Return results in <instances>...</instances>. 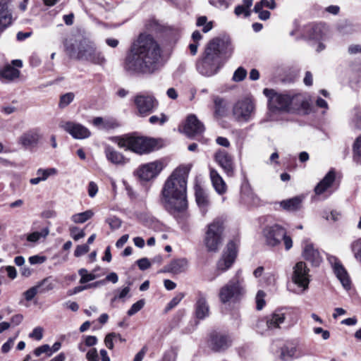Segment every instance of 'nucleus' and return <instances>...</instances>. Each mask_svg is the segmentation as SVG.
Instances as JSON below:
<instances>
[{
  "label": "nucleus",
  "mask_w": 361,
  "mask_h": 361,
  "mask_svg": "<svg viewBox=\"0 0 361 361\" xmlns=\"http://www.w3.org/2000/svg\"><path fill=\"white\" fill-rule=\"evenodd\" d=\"M161 50L149 35L141 34L127 55L124 68L130 73H152L160 67Z\"/></svg>",
  "instance_id": "nucleus-1"
},
{
  "label": "nucleus",
  "mask_w": 361,
  "mask_h": 361,
  "mask_svg": "<svg viewBox=\"0 0 361 361\" xmlns=\"http://www.w3.org/2000/svg\"><path fill=\"white\" fill-rule=\"evenodd\" d=\"M233 47L229 39L215 37L205 46L202 57L197 62V70L202 75L216 74L231 56Z\"/></svg>",
  "instance_id": "nucleus-2"
},
{
  "label": "nucleus",
  "mask_w": 361,
  "mask_h": 361,
  "mask_svg": "<svg viewBox=\"0 0 361 361\" xmlns=\"http://www.w3.org/2000/svg\"><path fill=\"white\" fill-rule=\"evenodd\" d=\"M161 202L164 207L175 215L186 209V175L176 169L169 177L161 190Z\"/></svg>",
  "instance_id": "nucleus-3"
},
{
  "label": "nucleus",
  "mask_w": 361,
  "mask_h": 361,
  "mask_svg": "<svg viewBox=\"0 0 361 361\" xmlns=\"http://www.w3.org/2000/svg\"><path fill=\"white\" fill-rule=\"evenodd\" d=\"M66 51L71 57L79 60L91 62L96 65H103L106 59L102 53L97 49L95 44L87 38H83L77 44L76 50L74 47H66Z\"/></svg>",
  "instance_id": "nucleus-4"
},
{
  "label": "nucleus",
  "mask_w": 361,
  "mask_h": 361,
  "mask_svg": "<svg viewBox=\"0 0 361 361\" xmlns=\"http://www.w3.org/2000/svg\"><path fill=\"white\" fill-rule=\"evenodd\" d=\"M245 293L244 279L241 276V271L239 270L233 278L220 288L219 297L224 304L235 303L240 300Z\"/></svg>",
  "instance_id": "nucleus-5"
},
{
  "label": "nucleus",
  "mask_w": 361,
  "mask_h": 361,
  "mask_svg": "<svg viewBox=\"0 0 361 361\" xmlns=\"http://www.w3.org/2000/svg\"><path fill=\"white\" fill-rule=\"evenodd\" d=\"M263 236L266 244L269 246H278L283 240L286 250H289L293 247L292 238L287 235L286 228L281 225L274 224L266 226L263 230Z\"/></svg>",
  "instance_id": "nucleus-6"
},
{
  "label": "nucleus",
  "mask_w": 361,
  "mask_h": 361,
  "mask_svg": "<svg viewBox=\"0 0 361 361\" xmlns=\"http://www.w3.org/2000/svg\"><path fill=\"white\" fill-rule=\"evenodd\" d=\"M224 221L221 219H214L207 226L204 243L209 252H217L223 242Z\"/></svg>",
  "instance_id": "nucleus-7"
},
{
  "label": "nucleus",
  "mask_w": 361,
  "mask_h": 361,
  "mask_svg": "<svg viewBox=\"0 0 361 361\" xmlns=\"http://www.w3.org/2000/svg\"><path fill=\"white\" fill-rule=\"evenodd\" d=\"M255 113L253 102L249 99H245L236 102L233 108V114L238 121L247 122Z\"/></svg>",
  "instance_id": "nucleus-8"
},
{
  "label": "nucleus",
  "mask_w": 361,
  "mask_h": 361,
  "mask_svg": "<svg viewBox=\"0 0 361 361\" xmlns=\"http://www.w3.org/2000/svg\"><path fill=\"white\" fill-rule=\"evenodd\" d=\"M310 269L304 262H297L293 268L292 281L304 290H307L310 283Z\"/></svg>",
  "instance_id": "nucleus-9"
},
{
  "label": "nucleus",
  "mask_w": 361,
  "mask_h": 361,
  "mask_svg": "<svg viewBox=\"0 0 361 361\" xmlns=\"http://www.w3.org/2000/svg\"><path fill=\"white\" fill-rule=\"evenodd\" d=\"M263 92L268 97L269 106L273 110H286L291 104L290 97L286 94H279L267 88Z\"/></svg>",
  "instance_id": "nucleus-10"
},
{
  "label": "nucleus",
  "mask_w": 361,
  "mask_h": 361,
  "mask_svg": "<svg viewBox=\"0 0 361 361\" xmlns=\"http://www.w3.org/2000/svg\"><path fill=\"white\" fill-rule=\"evenodd\" d=\"M232 342L229 334L214 331L209 336V346L214 352H221L231 347Z\"/></svg>",
  "instance_id": "nucleus-11"
},
{
  "label": "nucleus",
  "mask_w": 361,
  "mask_h": 361,
  "mask_svg": "<svg viewBox=\"0 0 361 361\" xmlns=\"http://www.w3.org/2000/svg\"><path fill=\"white\" fill-rule=\"evenodd\" d=\"M134 103L141 116H147L157 108L158 102L152 95L137 94L135 97Z\"/></svg>",
  "instance_id": "nucleus-12"
},
{
  "label": "nucleus",
  "mask_w": 361,
  "mask_h": 361,
  "mask_svg": "<svg viewBox=\"0 0 361 361\" xmlns=\"http://www.w3.org/2000/svg\"><path fill=\"white\" fill-rule=\"evenodd\" d=\"M59 127L75 139H85L91 135L90 131L85 126L73 121H62L59 123Z\"/></svg>",
  "instance_id": "nucleus-13"
},
{
  "label": "nucleus",
  "mask_w": 361,
  "mask_h": 361,
  "mask_svg": "<svg viewBox=\"0 0 361 361\" xmlns=\"http://www.w3.org/2000/svg\"><path fill=\"white\" fill-rule=\"evenodd\" d=\"M130 150L140 154L152 151L157 145L156 141L153 139L134 135H130Z\"/></svg>",
  "instance_id": "nucleus-14"
},
{
  "label": "nucleus",
  "mask_w": 361,
  "mask_h": 361,
  "mask_svg": "<svg viewBox=\"0 0 361 361\" xmlns=\"http://www.w3.org/2000/svg\"><path fill=\"white\" fill-rule=\"evenodd\" d=\"M42 137L39 128H31L22 133L18 143L25 149H32L39 144Z\"/></svg>",
  "instance_id": "nucleus-15"
},
{
  "label": "nucleus",
  "mask_w": 361,
  "mask_h": 361,
  "mask_svg": "<svg viewBox=\"0 0 361 361\" xmlns=\"http://www.w3.org/2000/svg\"><path fill=\"white\" fill-rule=\"evenodd\" d=\"M237 255V245L233 241L227 244L226 250L217 263V269L221 271L228 269L233 264Z\"/></svg>",
  "instance_id": "nucleus-16"
},
{
  "label": "nucleus",
  "mask_w": 361,
  "mask_h": 361,
  "mask_svg": "<svg viewBox=\"0 0 361 361\" xmlns=\"http://www.w3.org/2000/svg\"><path fill=\"white\" fill-rule=\"evenodd\" d=\"M214 159L228 176L232 177L234 175L233 157L227 152L224 150L217 151L215 153Z\"/></svg>",
  "instance_id": "nucleus-17"
},
{
  "label": "nucleus",
  "mask_w": 361,
  "mask_h": 361,
  "mask_svg": "<svg viewBox=\"0 0 361 361\" xmlns=\"http://www.w3.org/2000/svg\"><path fill=\"white\" fill-rule=\"evenodd\" d=\"M162 170V164L159 161H153L142 165L137 171L140 178L144 180H149L157 176Z\"/></svg>",
  "instance_id": "nucleus-18"
},
{
  "label": "nucleus",
  "mask_w": 361,
  "mask_h": 361,
  "mask_svg": "<svg viewBox=\"0 0 361 361\" xmlns=\"http://www.w3.org/2000/svg\"><path fill=\"white\" fill-rule=\"evenodd\" d=\"M329 260L332 264L334 274H336L337 279L340 281L343 287L345 290H349L351 286V281L348 272L343 266L337 259V258L334 257H329Z\"/></svg>",
  "instance_id": "nucleus-19"
},
{
  "label": "nucleus",
  "mask_w": 361,
  "mask_h": 361,
  "mask_svg": "<svg viewBox=\"0 0 361 361\" xmlns=\"http://www.w3.org/2000/svg\"><path fill=\"white\" fill-rule=\"evenodd\" d=\"M204 130V125L195 115H190L183 127V131L188 137H194Z\"/></svg>",
  "instance_id": "nucleus-20"
},
{
  "label": "nucleus",
  "mask_w": 361,
  "mask_h": 361,
  "mask_svg": "<svg viewBox=\"0 0 361 361\" xmlns=\"http://www.w3.org/2000/svg\"><path fill=\"white\" fill-rule=\"evenodd\" d=\"M210 310L206 296L199 293L195 304V314L198 319H204L209 316Z\"/></svg>",
  "instance_id": "nucleus-21"
},
{
  "label": "nucleus",
  "mask_w": 361,
  "mask_h": 361,
  "mask_svg": "<svg viewBox=\"0 0 361 361\" xmlns=\"http://www.w3.org/2000/svg\"><path fill=\"white\" fill-rule=\"evenodd\" d=\"M9 0H0V32H3L11 25L12 13L8 9Z\"/></svg>",
  "instance_id": "nucleus-22"
},
{
  "label": "nucleus",
  "mask_w": 361,
  "mask_h": 361,
  "mask_svg": "<svg viewBox=\"0 0 361 361\" xmlns=\"http://www.w3.org/2000/svg\"><path fill=\"white\" fill-rule=\"evenodd\" d=\"M286 320V314L281 310H276L270 315L266 317L265 323L269 330L280 329L281 324Z\"/></svg>",
  "instance_id": "nucleus-23"
},
{
  "label": "nucleus",
  "mask_w": 361,
  "mask_h": 361,
  "mask_svg": "<svg viewBox=\"0 0 361 361\" xmlns=\"http://www.w3.org/2000/svg\"><path fill=\"white\" fill-rule=\"evenodd\" d=\"M302 256L305 259L310 262L313 266H319L322 261L318 250L312 244H307L304 247Z\"/></svg>",
  "instance_id": "nucleus-24"
},
{
  "label": "nucleus",
  "mask_w": 361,
  "mask_h": 361,
  "mask_svg": "<svg viewBox=\"0 0 361 361\" xmlns=\"http://www.w3.org/2000/svg\"><path fill=\"white\" fill-rule=\"evenodd\" d=\"M209 176L215 191L221 195L225 194L227 192V185L218 171L211 169Z\"/></svg>",
  "instance_id": "nucleus-25"
},
{
  "label": "nucleus",
  "mask_w": 361,
  "mask_h": 361,
  "mask_svg": "<svg viewBox=\"0 0 361 361\" xmlns=\"http://www.w3.org/2000/svg\"><path fill=\"white\" fill-rule=\"evenodd\" d=\"M20 76V71L8 64L0 69V81L4 83L11 82Z\"/></svg>",
  "instance_id": "nucleus-26"
},
{
  "label": "nucleus",
  "mask_w": 361,
  "mask_h": 361,
  "mask_svg": "<svg viewBox=\"0 0 361 361\" xmlns=\"http://www.w3.org/2000/svg\"><path fill=\"white\" fill-rule=\"evenodd\" d=\"M104 152L106 159L114 164L123 165L128 161L127 158L112 147H106Z\"/></svg>",
  "instance_id": "nucleus-27"
},
{
  "label": "nucleus",
  "mask_w": 361,
  "mask_h": 361,
  "mask_svg": "<svg viewBox=\"0 0 361 361\" xmlns=\"http://www.w3.org/2000/svg\"><path fill=\"white\" fill-rule=\"evenodd\" d=\"M188 269V261L184 259H177L171 261L165 267V271L172 273L173 274H178L184 272Z\"/></svg>",
  "instance_id": "nucleus-28"
},
{
  "label": "nucleus",
  "mask_w": 361,
  "mask_h": 361,
  "mask_svg": "<svg viewBox=\"0 0 361 361\" xmlns=\"http://www.w3.org/2000/svg\"><path fill=\"white\" fill-rule=\"evenodd\" d=\"M335 180V173L329 171L324 178L317 185L314 192L317 195H321L329 188Z\"/></svg>",
  "instance_id": "nucleus-29"
},
{
  "label": "nucleus",
  "mask_w": 361,
  "mask_h": 361,
  "mask_svg": "<svg viewBox=\"0 0 361 361\" xmlns=\"http://www.w3.org/2000/svg\"><path fill=\"white\" fill-rule=\"evenodd\" d=\"M303 198L300 196L283 200L280 202L281 207L288 212H295L302 207Z\"/></svg>",
  "instance_id": "nucleus-30"
},
{
  "label": "nucleus",
  "mask_w": 361,
  "mask_h": 361,
  "mask_svg": "<svg viewBox=\"0 0 361 361\" xmlns=\"http://www.w3.org/2000/svg\"><path fill=\"white\" fill-rule=\"evenodd\" d=\"M214 104V114L216 116H222L226 113L227 102L219 96H213Z\"/></svg>",
  "instance_id": "nucleus-31"
},
{
  "label": "nucleus",
  "mask_w": 361,
  "mask_h": 361,
  "mask_svg": "<svg viewBox=\"0 0 361 361\" xmlns=\"http://www.w3.org/2000/svg\"><path fill=\"white\" fill-rule=\"evenodd\" d=\"M243 5H238L235 8L234 13L237 16L243 14L245 18H247L251 14L250 7L253 0H243Z\"/></svg>",
  "instance_id": "nucleus-32"
},
{
  "label": "nucleus",
  "mask_w": 361,
  "mask_h": 361,
  "mask_svg": "<svg viewBox=\"0 0 361 361\" xmlns=\"http://www.w3.org/2000/svg\"><path fill=\"white\" fill-rule=\"evenodd\" d=\"M93 215L94 212L89 209L81 213L73 214L71 219L75 224H83L90 219Z\"/></svg>",
  "instance_id": "nucleus-33"
},
{
  "label": "nucleus",
  "mask_w": 361,
  "mask_h": 361,
  "mask_svg": "<svg viewBox=\"0 0 361 361\" xmlns=\"http://www.w3.org/2000/svg\"><path fill=\"white\" fill-rule=\"evenodd\" d=\"M324 27L322 25H314L310 26L307 28V32H309V37L312 39L319 40L322 39V35L324 34L323 32Z\"/></svg>",
  "instance_id": "nucleus-34"
},
{
  "label": "nucleus",
  "mask_w": 361,
  "mask_h": 361,
  "mask_svg": "<svg viewBox=\"0 0 361 361\" xmlns=\"http://www.w3.org/2000/svg\"><path fill=\"white\" fill-rule=\"evenodd\" d=\"M78 274L80 276V283H86L97 278V276L96 274H94V273H88L87 270L84 268L79 269Z\"/></svg>",
  "instance_id": "nucleus-35"
},
{
  "label": "nucleus",
  "mask_w": 361,
  "mask_h": 361,
  "mask_svg": "<svg viewBox=\"0 0 361 361\" xmlns=\"http://www.w3.org/2000/svg\"><path fill=\"white\" fill-rule=\"evenodd\" d=\"M196 25L198 27L203 26L202 31L204 33L208 32L213 27L212 21L207 22V18L204 16H200L197 18Z\"/></svg>",
  "instance_id": "nucleus-36"
},
{
  "label": "nucleus",
  "mask_w": 361,
  "mask_h": 361,
  "mask_svg": "<svg viewBox=\"0 0 361 361\" xmlns=\"http://www.w3.org/2000/svg\"><path fill=\"white\" fill-rule=\"evenodd\" d=\"M75 94L73 92H68L61 96L59 106L63 109L69 105L74 99Z\"/></svg>",
  "instance_id": "nucleus-37"
},
{
  "label": "nucleus",
  "mask_w": 361,
  "mask_h": 361,
  "mask_svg": "<svg viewBox=\"0 0 361 361\" xmlns=\"http://www.w3.org/2000/svg\"><path fill=\"white\" fill-rule=\"evenodd\" d=\"M350 247L355 258L361 262V238L353 241Z\"/></svg>",
  "instance_id": "nucleus-38"
},
{
  "label": "nucleus",
  "mask_w": 361,
  "mask_h": 361,
  "mask_svg": "<svg viewBox=\"0 0 361 361\" xmlns=\"http://www.w3.org/2000/svg\"><path fill=\"white\" fill-rule=\"evenodd\" d=\"M297 350L296 347H284L281 349V357L284 360L297 357Z\"/></svg>",
  "instance_id": "nucleus-39"
},
{
  "label": "nucleus",
  "mask_w": 361,
  "mask_h": 361,
  "mask_svg": "<svg viewBox=\"0 0 361 361\" xmlns=\"http://www.w3.org/2000/svg\"><path fill=\"white\" fill-rule=\"evenodd\" d=\"M264 7L269 8L270 9H274L276 7V3L274 0H261L260 1L256 3V4L255 5L254 11H259Z\"/></svg>",
  "instance_id": "nucleus-40"
},
{
  "label": "nucleus",
  "mask_w": 361,
  "mask_h": 361,
  "mask_svg": "<svg viewBox=\"0 0 361 361\" xmlns=\"http://www.w3.org/2000/svg\"><path fill=\"white\" fill-rule=\"evenodd\" d=\"M195 198L196 202L199 206H205L207 204V197L201 188L196 189Z\"/></svg>",
  "instance_id": "nucleus-41"
},
{
  "label": "nucleus",
  "mask_w": 361,
  "mask_h": 361,
  "mask_svg": "<svg viewBox=\"0 0 361 361\" xmlns=\"http://www.w3.org/2000/svg\"><path fill=\"white\" fill-rule=\"evenodd\" d=\"M56 173V170L54 168H50L47 169H39L36 173L37 176L40 177V178L43 181L46 180L49 178V176L54 175Z\"/></svg>",
  "instance_id": "nucleus-42"
},
{
  "label": "nucleus",
  "mask_w": 361,
  "mask_h": 361,
  "mask_svg": "<svg viewBox=\"0 0 361 361\" xmlns=\"http://www.w3.org/2000/svg\"><path fill=\"white\" fill-rule=\"evenodd\" d=\"M39 289V293L54 289V285L52 282L49 281L48 279H44L37 284Z\"/></svg>",
  "instance_id": "nucleus-43"
},
{
  "label": "nucleus",
  "mask_w": 361,
  "mask_h": 361,
  "mask_svg": "<svg viewBox=\"0 0 361 361\" xmlns=\"http://www.w3.org/2000/svg\"><path fill=\"white\" fill-rule=\"evenodd\" d=\"M49 233L47 229L44 230L43 232H33L27 236V240L29 242L35 243L39 240L41 237H46Z\"/></svg>",
  "instance_id": "nucleus-44"
},
{
  "label": "nucleus",
  "mask_w": 361,
  "mask_h": 361,
  "mask_svg": "<svg viewBox=\"0 0 361 361\" xmlns=\"http://www.w3.org/2000/svg\"><path fill=\"white\" fill-rule=\"evenodd\" d=\"M115 140L117 142V144L121 148H126L130 149V135H126L124 137H115Z\"/></svg>",
  "instance_id": "nucleus-45"
},
{
  "label": "nucleus",
  "mask_w": 361,
  "mask_h": 361,
  "mask_svg": "<svg viewBox=\"0 0 361 361\" xmlns=\"http://www.w3.org/2000/svg\"><path fill=\"white\" fill-rule=\"evenodd\" d=\"M71 236L75 241L85 236V233L83 230H80L79 228L74 226L70 228Z\"/></svg>",
  "instance_id": "nucleus-46"
},
{
  "label": "nucleus",
  "mask_w": 361,
  "mask_h": 361,
  "mask_svg": "<svg viewBox=\"0 0 361 361\" xmlns=\"http://www.w3.org/2000/svg\"><path fill=\"white\" fill-rule=\"evenodd\" d=\"M145 305V301L143 300H140L135 302L131 307L128 310V315L133 316L139 312Z\"/></svg>",
  "instance_id": "nucleus-47"
},
{
  "label": "nucleus",
  "mask_w": 361,
  "mask_h": 361,
  "mask_svg": "<svg viewBox=\"0 0 361 361\" xmlns=\"http://www.w3.org/2000/svg\"><path fill=\"white\" fill-rule=\"evenodd\" d=\"M51 347L48 344H44L34 350V354L35 356L39 357L42 353H46L48 357L51 355Z\"/></svg>",
  "instance_id": "nucleus-48"
},
{
  "label": "nucleus",
  "mask_w": 361,
  "mask_h": 361,
  "mask_svg": "<svg viewBox=\"0 0 361 361\" xmlns=\"http://www.w3.org/2000/svg\"><path fill=\"white\" fill-rule=\"evenodd\" d=\"M266 296V293L263 290H258L256 295V303H257V309L258 310H262L265 305L264 298Z\"/></svg>",
  "instance_id": "nucleus-49"
},
{
  "label": "nucleus",
  "mask_w": 361,
  "mask_h": 361,
  "mask_svg": "<svg viewBox=\"0 0 361 361\" xmlns=\"http://www.w3.org/2000/svg\"><path fill=\"white\" fill-rule=\"evenodd\" d=\"M247 75V71L245 68L239 67L233 75V80L235 82H240L243 80Z\"/></svg>",
  "instance_id": "nucleus-50"
},
{
  "label": "nucleus",
  "mask_w": 361,
  "mask_h": 361,
  "mask_svg": "<svg viewBox=\"0 0 361 361\" xmlns=\"http://www.w3.org/2000/svg\"><path fill=\"white\" fill-rule=\"evenodd\" d=\"M38 293H39V286H37V285L35 286H33V287L29 288L27 290H26L23 293V295L27 301H30L35 298V296Z\"/></svg>",
  "instance_id": "nucleus-51"
},
{
  "label": "nucleus",
  "mask_w": 361,
  "mask_h": 361,
  "mask_svg": "<svg viewBox=\"0 0 361 361\" xmlns=\"http://www.w3.org/2000/svg\"><path fill=\"white\" fill-rule=\"evenodd\" d=\"M184 298V294L180 293L177 294L167 305L166 310H169L175 307Z\"/></svg>",
  "instance_id": "nucleus-52"
},
{
  "label": "nucleus",
  "mask_w": 361,
  "mask_h": 361,
  "mask_svg": "<svg viewBox=\"0 0 361 361\" xmlns=\"http://www.w3.org/2000/svg\"><path fill=\"white\" fill-rule=\"evenodd\" d=\"M209 2L212 6L220 9H226L229 6L226 0H209Z\"/></svg>",
  "instance_id": "nucleus-53"
},
{
  "label": "nucleus",
  "mask_w": 361,
  "mask_h": 361,
  "mask_svg": "<svg viewBox=\"0 0 361 361\" xmlns=\"http://www.w3.org/2000/svg\"><path fill=\"white\" fill-rule=\"evenodd\" d=\"M90 250V247L87 245H78L74 251V255L76 257H80L87 252H88Z\"/></svg>",
  "instance_id": "nucleus-54"
},
{
  "label": "nucleus",
  "mask_w": 361,
  "mask_h": 361,
  "mask_svg": "<svg viewBox=\"0 0 361 361\" xmlns=\"http://www.w3.org/2000/svg\"><path fill=\"white\" fill-rule=\"evenodd\" d=\"M118 123L116 120L113 118H104V124L102 126L103 130L114 129L118 127Z\"/></svg>",
  "instance_id": "nucleus-55"
},
{
  "label": "nucleus",
  "mask_w": 361,
  "mask_h": 361,
  "mask_svg": "<svg viewBox=\"0 0 361 361\" xmlns=\"http://www.w3.org/2000/svg\"><path fill=\"white\" fill-rule=\"evenodd\" d=\"M30 338H34L37 341H40L43 337V329L38 326L35 328L29 334Z\"/></svg>",
  "instance_id": "nucleus-56"
},
{
  "label": "nucleus",
  "mask_w": 361,
  "mask_h": 361,
  "mask_svg": "<svg viewBox=\"0 0 361 361\" xmlns=\"http://www.w3.org/2000/svg\"><path fill=\"white\" fill-rule=\"evenodd\" d=\"M176 353L173 349L166 350L162 357V361H176Z\"/></svg>",
  "instance_id": "nucleus-57"
},
{
  "label": "nucleus",
  "mask_w": 361,
  "mask_h": 361,
  "mask_svg": "<svg viewBox=\"0 0 361 361\" xmlns=\"http://www.w3.org/2000/svg\"><path fill=\"white\" fill-rule=\"evenodd\" d=\"M149 120L152 124H155L157 123H159L160 124H163L167 121V117L166 116L165 114H161L160 116H152Z\"/></svg>",
  "instance_id": "nucleus-58"
},
{
  "label": "nucleus",
  "mask_w": 361,
  "mask_h": 361,
  "mask_svg": "<svg viewBox=\"0 0 361 361\" xmlns=\"http://www.w3.org/2000/svg\"><path fill=\"white\" fill-rule=\"evenodd\" d=\"M106 221L112 229L119 228L121 226V221L116 217L109 218Z\"/></svg>",
  "instance_id": "nucleus-59"
},
{
  "label": "nucleus",
  "mask_w": 361,
  "mask_h": 361,
  "mask_svg": "<svg viewBox=\"0 0 361 361\" xmlns=\"http://www.w3.org/2000/svg\"><path fill=\"white\" fill-rule=\"evenodd\" d=\"M87 361H99V356L96 348L90 349L86 354Z\"/></svg>",
  "instance_id": "nucleus-60"
},
{
  "label": "nucleus",
  "mask_w": 361,
  "mask_h": 361,
  "mask_svg": "<svg viewBox=\"0 0 361 361\" xmlns=\"http://www.w3.org/2000/svg\"><path fill=\"white\" fill-rule=\"evenodd\" d=\"M353 123L356 128L361 129V110L355 111Z\"/></svg>",
  "instance_id": "nucleus-61"
},
{
  "label": "nucleus",
  "mask_w": 361,
  "mask_h": 361,
  "mask_svg": "<svg viewBox=\"0 0 361 361\" xmlns=\"http://www.w3.org/2000/svg\"><path fill=\"white\" fill-rule=\"evenodd\" d=\"M137 264L140 269L145 270L150 267L151 264L147 258H142L137 261Z\"/></svg>",
  "instance_id": "nucleus-62"
},
{
  "label": "nucleus",
  "mask_w": 361,
  "mask_h": 361,
  "mask_svg": "<svg viewBox=\"0 0 361 361\" xmlns=\"http://www.w3.org/2000/svg\"><path fill=\"white\" fill-rule=\"evenodd\" d=\"M98 192V187L97 185L93 182L91 181L88 185V195L90 197H94Z\"/></svg>",
  "instance_id": "nucleus-63"
},
{
  "label": "nucleus",
  "mask_w": 361,
  "mask_h": 361,
  "mask_svg": "<svg viewBox=\"0 0 361 361\" xmlns=\"http://www.w3.org/2000/svg\"><path fill=\"white\" fill-rule=\"evenodd\" d=\"M353 151L355 154L361 157V135L356 139L353 145Z\"/></svg>",
  "instance_id": "nucleus-64"
}]
</instances>
